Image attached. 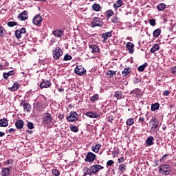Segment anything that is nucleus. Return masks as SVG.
Instances as JSON below:
<instances>
[{"mask_svg":"<svg viewBox=\"0 0 176 176\" xmlns=\"http://www.w3.org/2000/svg\"><path fill=\"white\" fill-rule=\"evenodd\" d=\"M159 173L164 175H170V173H171V166L168 164H162L159 167Z\"/></svg>","mask_w":176,"mask_h":176,"instance_id":"obj_1","label":"nucleus"},{"mask_svg":"<svg viewBox=\"0 0 176 176\" xmlns=\"http://www.w3.org/2000/svg\"><path fill=\"white\" fill-rule=\"evenodd\" d=\"M41 122L43 124H50L53 122V116L50 113H44L41 118Z\"/></svg>","mask_w":176,"mask_h":176,"instance_id":"obj_2","label":"nucleus"},{"mask_svg":"<svg viewBox=\"0 0 176 176\" xmlns=\"http://www.w3.org/2000/svg\"><path fill=\"white\" fill-rule=\"evenodd\" d=\"M102 25H104V22H102L99 17H94L91 21V27L92 28H96V27H102Z\"/></svg>","mask_w":176,"mask_h":176,"instance_id":"obj_3","label":"nucleus"},{"mask_svg":"<svg viewBox=\"0 0 176 176\" xmlns=\"http://www.w3.org/2000/svg\"><path fill=\"white\" fill-rule=\"evenodd\" d=\"M79 119V115L76 111H71L69 116L67 117V120L68 122H76Z\"/></svg>","mask_w":176,"mask_h":176,"instance_id":"obj_4","label":"nucleus"},{"mask_svg":"<svg viewBox=\"0 0 176 176\" xmlns=\"http://www.w3.org/2000/svg\"><path fill=\"white\" fill-rule=\"evenodd\" d=\"M52 54L54 60H58L60 56H63V50L58 47H56L53 51Z\"/></svg>","mask_w":176,"mask_h":176,"instance_id":"obj_5","label":"nucleus"},{"mask_svg":"<svg viewBox=\"0 0 176 176\" xmlns=\"http://www.w3.org/2000/svg\"><path fill=\"white\" fill-rule=\"evenodd\" d=\"M96 154L89 152L87 153L86 157L85 159V162H87L88 163H93L94 160H96Z\"/></svg>","mask_w":176,"mask_h":176,"instance_id":"obj_6","label":"nucleus"},{"mask_svg":"<svg viewBox=\"0 0 176 176\" xmlns=\"http://www.w3.org/2000/svg\"><path fill=\"white\" fill-rule=\"evenodd\" d=\"M74 72L79 76H82L85 74H86V69L82 66H77L74 69Z\"/></svg>","mask_w":176,"mask_h":176,"instance_id":"obj_7","label":"nucleus"},{"mask_svg":"<svg viewBox=\"0 0 176 176\" xmlns=\"http://www.w3.org/2000/svg\"><path fill=\"white\" fill-rule=\"evenodd\" d=\"M52 86V82L50 80H43L39 85V87L41 89H47V87H50Z\"/></svg>","mask_w":176,"mask_h":176,"instance_id":"obj_8","label":"nucleus"},{"mask_svg":"<svg viewBox=\"0 0 176 176\" xmlns=\"http://www.w3.org/2000/svg\"><path fill=\"white\" fill-rule=\"evenodd\" d=\"M43 20L42 16L37 14L33 18V24H34V25H39Z\"/></svg>","mask_w":176,"mask_h":176,"instance_id":"obj_9","label":"nucleus"},{"mask_svg":"<svg viewBox=\"0 0 176 176\" xmlns=\"http://www.w3.org/2000/svg\"><path fill=\"white\" fill-rule=\"evenodd\" d=\"M104 168V166H102L101 165H94L91 166V171L93 174H96V173H98L99 170H102Z\"/></svg>","mask_w":176,"mask_h":176,"instance_id":"obj_10","label":"nucleus"},{"mask_svg":"<svg viewBox=\"0 0 176 176\" xmlns=\"http://www.w3.org/2000/svg\"><path fill=\"white\" fill-rule=\"evenodd\" d=\"M19 20H21V21H24L28 19V12L27 11H23L18 16Z\"/></svg>","mask_w":176,"mask_h":176,"instance_id":"obj_11","label":"nucleus"},{"mask_svg":"<svg viewBox=\"0 0 176 176\" xmlns=\"http://www.w3.org/2000/svg\"><path fill=\"white\" fill-rule=\"evenodd\" d=\"M13 167L10 166L9 168H4L2 169L1 175L2 176H9L10 175V170H12Z\"/></svg>","mask_w":176,"mask_h":176,"instance_id":"obj_12","label":"nucleus"},{"mask_svg":"<svg viewBox=\"0 0 176 176\" xmlns=\"http://www.w3.org/2000/svg\"><path fill=\"white\" fill-rule=\"evenodd\" d=\"M83 176L93 175L91 173V168H89L87 166H84L82 169Z\"/></svg>","mask_w":176,"mask_h":176,"instance_id":"obj_13","label":"nucleus"},{"mask_svg":"<svg viewBox=\"0 0 176 176\" xmlns=\"http://www.w3.org/2000/svg\"><path fill=\"white\" fill-rule=\"evenodd\" d=\"M85 116L91 119H97L100 116V115H98L93 111H87L85 113Z\"/></svg>","mask_w":176,"mask_h":176,"instance_id":"obj_14","label":"nucleus"},{"mask_svg":"<svg viewBox=\"0 0 176 176\" xmlns=\"http://www.w3.org/2000/svg\"><path fill=\"white\" fill-rule=\"evenodd\" d=\"M52 34L56 38H61L64 35V31L60 30H54Z\"/></svg>","mask_w":176,"mask_h":176,"instance_id":"obj_15","label":"nucleus"},{"mask_svg":"<svg viewBox=\"0 0 176 176\" xmlns=\"http://www.w3.org/2000/svg\"><path fill=\"white\" fill-rule=\"evenodd\" d=\"M15 127L18 129V130H21L23 127H24V121L22 120H18L15 122Z\"/></svg>","mask_w":176,"mask_h":176,"instance_id":"obj_16","label":"nucleus"},{"mask_svg":"<svg viewBox=\"0 0 176 176\" xmlns=\"http://www.w3.org/2000/svg\"><path fill=\"white\" fill-rule=\"evenodd\" d=\"M124 5L123 3V0H118L116 3L113 4V7L114 8L115 10H118L119 8H122Z\"/></svg>","mask_w":176,"mask_h":176,"instance_id":"obj_17","label":"nucleus"},{"mask_svg":"<svg viewBox=\"0 0 176 176\" xmlns=\"http://www.w3.org/2000/svg\"><path fill=\"white\" fill-rule=\"evenodd\" d=\"M20 105L21 107H23V109L26 112L31 111V104H30V103H24V102L22 101Z\"/></svg>","mask_w":176,"mask_h":176,"instance_id":"obj_18","label":"nucleus"},{"mask_svg":"<svg viewBox=\"0 0 176 176\" xmlns=\"http://www.w3.org/2000/svg\"><path fill=\"white\" fill-rule=\"evenodd\" d=\"M126 49H128L129 53L132 54L134 53V44L131 42H128L126 44Z\"/></svg>","mask_w":176,"mask_h":176,"instance_id":"obj_19","label":"nucleus"},{"mask_svg":"<svg viewBox=\"0 0 176 176\" xmlns=\"http://www.w3.org/2000/svg\"><path fill=\"white\" fill-rule=\"evenodd\" d=\"M8 119L3 118L0 120V127H8Z\"/></svg>","mask_w":176,"mask_h":176,"instance_id":"obj_20","label":"nucleus"},{"mask_svg":"<svg viewBox=\"0 0 176 176\" xmlns=\"http://www.w3.org/2000/svg\"><path fill=\"white\" fill-rule=\"evenodd\" d=\"M111 36H112V31L107 32L102 34V38H103L104 41H107L108 38H111Z\"/></svg>","mask_w":176,"mask_h":176,"instance_id":"obj_21","label":"nucleus"},{"mask_svg":"<svg viewBox=\"0 0 176 176\" xmlns=\"http://www.w3.org/2000/svg\"><path fill=\"white\" fill-rule=\"evenodd\" d=\"M114 97H116V100H122V98H124V97H123V93L120 91H116Z\"/></svg>","mask_w":176,"mask_h":176,"instance_id":"obj_22","label":"nucleus"},{"mask_svg":"<svg viewBox=\"0 0 176 176\" xmlns=\"http://www.w3.org/2000/svg\"><path fill=\"white\" fill-rule=\"evenodd\" d=\"M153 140H155L153 136H150L146 140V144L147 146H152L153 144Z\"/></svg>","mask_w":176,"mask_h":176,"instance_id":"obj_23","label":"nucleus"},{"mask_svg":"<svg viewBox=\"0 0 176 176\" xmlns=\"http://www.w3.org/2000/svg\"><path fill=\"white\" fill-rule=\"evenodd\" d=\"M89 49H91V53L94 54L98 53V52H100V49L96 45H90Z\"/></svg>","mask_w":176,"mask_h":176,"instance_id":"obj_24","label":"nucleus"},{"mask_svg":"<svg viewBox=\"0 0 176 176\" xmlns=\"http://www.w3.org/2000/svg\"><path fill=\"white\" fill-rule=\"evenodd\" d=\"M20 87V85H19V82H14L12 87L9 88V90L11 91H17Z\"/></svg>","mask_w":176,"mask_h":176,"instance_id":"obj_25","label":"nucleus"},{"mask_svg":"<svg viewBox=\"0 0 176 176\" xmlns=\"http://www.w3.org/2000/svg\"><path fill=\"white\" fill-rule=\"evenodd\" d=\"M100 148H101V144H97L95 146H91V151L95 152V153H98V151H100Z\"/></svg>","mask_w":176,"mask_h":176,"instance_id":"obj_26","label":"nucleus"},{"mask_svg":"<svg viewBox=\"0 0 176 176\" xmlns=\"http://www.w3.org/2000/svg\"><path fill=\"white\" fill-rule=\"evenodd\" d=\"M130 72H131L130 67L124 68L122 72V76H127L130 75Z\"/></svg>","mask_w":176,"mask_h":176,"instance_id":"obj_27","label":"nucleus"},{"mask_svg":"<svg viewBox=\"0 0 176 176\" xmlns=\"http://www.w3.org/2000/svg\"><path fill=\"white\" fill-rule=\"evenodd\" d=\"M12 75H14V71L13 70L3 74L4 79H8V78H9V76H12Z\"/></svg>","mask_w":176,"mask_h":176,"instance_id":"obj_28","label":"nucleus"},{"mask_svg":"<svg viewBox=\"0 0 176 176\" xmlns=\"http://www.w3.org/2000/svg\"><path fill=\"white\" fill-rule=\"evenodd\" d=\"M147 66L148 63H144L143 65L138 67V71H139L140 72H144V71H145V68H146Z\"/></svg>","mask_w":176,"mask_h":176,"instance_id":"obj_29","label":"nucleus"},{"mask_svg":"<svg viewBox=\"0 0 176 176\" xmlns=\"http://www.w3.org/2000/svg\"><path fill=\"white\" fill-rule=\"evenodd\" d=\"M159 108H160V104L159 103H155L151 104V111L153 112H155V111H157V109H159Z\"/></svg>","mask_w":176,"mask_h":176,"instance_id":"obj_30","label":"nucleus"},{"mask_svg":"<svg viewBox=\"0 0 176 176\" xmlns=\"http://www.w3.org/2000/svg\"><path fill=\"white\" fill-rule=\"evenodd\" d=\"M92 9L94 12H100L101 10V6H100V4L95 3L92 6Z\"/></svg>","mask_w":176,"mask_h":176,"instance_id":"obj_31","label":"nucleus"},{"mask_svg":"<svg viewBox=\"0 0 176 176\" xmlns=\"http://www.w3.org/2000/svg\"><path fill=\"white\" fill-rule=\"evenodd\" d=\"M107 75L108 78H113V76L116 75V71L108 70L107 72Z\"/></svg>","mask_w":176,"mask_h":176,"instance_id":"obj_32","label":"nucleus"},{"mask_svg":"<svg viewBox=\"0 0 176 176\" xmlns=\"http://www.w3.org/2000/svg\"><path fill=\"white\" fill-rule=\"evenodd\" d=\"M157 9L161 12H163L166 9V4L164 3H161L157 6Z\"/></svg>","mask_w":176,"mask_h":176,"instance_id":"obj_33","label":"nucleus"},{"mask_svg":"<svg viewBox=\"0 0 176 176\" xmlns=\"http://www.w3.org/2000/svg\"><path fill=\"white\" fill-rule=\"evenodd\" d=\"M160 49V47L157 44H155L153 47L151 49V53H155V52H157Z\"/></svg>","mask_w":176,"mask_h":176,"instance_id":"obj_34","label":"nucleus"},{"mask_svg":"<svg viewBox=\"0 0 176 176\" xmlns=\"http://www.w3.org/2000/svg\"><path fill=\"white\" fill-rule=\"evenodd\" d=\"M162 32V30L160 29H156L153 31V36H155V38H157V36H159V35H160V33Z\"/></svg>","mask_w":176,"mask_h":176,"instance_id":"obj_35","label":"nucleus"},{"mask_svg":"<svg viewBox=\"0 0 176 176\" xmlns=\"http://www.w3.org/2000/svg\"><path fill=\"white\" fill-rule=\"evenodd\" d=\"M98 94H94L92 97L90 98V101H91V102H96V101H98Z\"/></svg>","mask_w":176,"mask_h":176,"instance_id":"obj_36","label":"nucleus"},{"mask_svg":"<svg viewBox=\"0 0 176 176\" xmlns=\"http://www.w3.org/2000/svg\"><path fill=\"white\" fill-rule=\"evenodd\" d=\"M113 11L112 10H109L106 12V16L107 17V19H109V17H112V16H113Z\"/></svg>","mask_w":176,"mask_h":176,"instance_id":"obj_37","label":"nucleus"},{"mask_svg":"<svg viewBox=\"0 0 176 176\" xmlns=\"http://www.w3.org/2000/svg\"><path fill=\"white\" fill-rule=\"evenodd\" d=\"M126 124L127 126H133V124H134V119L133 118H129L126 121Z\"/></svg>","mask_w":176,"mask_h":176,"instance_id":"obj_38","label":"nucleus"},{"mask_svg":"<svg viewBox=\"0 0 176 176\" xmlns=\"http://www.w3.org/2000/svg\"><path fill=\"white\" fill-rule=\"evenodd\" d=\"M126 164H120L118 167L119 171H121L122 173H123V171H126Z\"/></svg>","mask_w":176,"mask_h":176,"instance_id":"obj_39","label":"nucleus"},{"mask_svg":"<svg viewBox=\"0 0 176 176\" xmlns=\"http://www.w3.org/2000/svg\"><path fill=\"white\" fill-rule=\"evenodd\" d=\"M5 32H6L5 28L2 26H0V36H5Z\"/></svg>","mask_w":176,"mask_h":176,"instance_id":"obj_40","label":"nucleus"},{"mask_svg":"<svg viewBox=\"0 0 176 176\" xmlns=\"http://www.w3.org/2000/svg\"><path fill=\"white\" fill-rule=\"evenodd\" d=\"M21 32H20L19 30H16L15 31V36L17 38V39H20V38H21Z\"/></svg>","mask_w":176,"mask_h":176,"instance_id":"obj_41","label":"nucleus"},{"mask_svg":"<svg viewBox=\"0 0 176 176\" xmlns=\"http://www.w3.org/2000/svg\"><path fill=\"white\" fill-rule=\"evenodd\" d=\"M7 25H8V27H15V25H17V22L10 21L7 23Z\"/></svg>","mask_w":176,"mask_h":176,"instance_id":"obj_42","label":"nucleus"},{"mask_svg":"<svg viewBox=\"0 0 176 176\" xmlns=\"http://www.w3.org/2000/svg\"><path fill=\"white\" fill-rule=\"evenodd\" d=\"M52 174L54 176H59L60 175V171L57 169H53L52 170Z\"/></svg>","mask_w":176,"mask_h":176,"instance_id":"obj_43","label":"nucleus"},{"mask_svg":"<svg viewBox=\"0 0 176 176\" xmlns=\"http://www.w3.org/2000/svg\"><path fill=\"white\" fill-rule=\"evenodd\" d=\"M70 130L74 133H78V131H79V129H78V127H76V126H72V127H70Z\"/></svg>","mask_w":176,"mask_h":176,"instance_id":"obj_44","label":"nucleus"},{"mask_svg":"<svg viewBox=\"0 0 176 176\" xmlns=\"http://www.w3.org/2000/svg\"><path fill=\"white\" fill-rule=\"evenodd\" d=\"M151 123H152V124L159 125V120H157L156 118H152Z\"/></svg>","mask_w":176,"mask_h":176,"instance_id":"obj_45","label":"nucleus"},{"mask_svg":"<svg viewBox=\"0 0 176 176\" xmlns=\"http://www.w3.org/2000/svg\"><path fill=\"white\" fill-rule=\"evenodd\" d=\"M63 60H64V61H68V60H72V56L66 54V55L64 56Z\"/></svg>","mask_w":176,"mask_h":176,"instance_id":"obj_46","label":"nucleus"},{"mask_svg":"<svg viewBox=\"0 0 176 176\" xmlns=\"http://www.w3.org/2000/svg\"><path fill=\"white\" fill-rule=\"evenodd\" d=\"M159 127V125L155 124H152V126L151 128V131H155L156 129Z\"/></svg>","mask_w":176,"mask_h":176,"instance_id":"obj_47","label":"nucleus"},{"mask_svg":"<svg viewBox=\"0 0 176 176\" xmlns=\"http://www.w3.org/2000/svg\"><path fill=\"white\" fill-rule=\"evenodd\" d=\"M27 127L30 130H32V129H34V124L32 122H28V124H27Z\"/></svg>","mask_w":176,"mask_h":176,"instance_id":"obj_48","label":"nucleus"},{"mask_svg":"<svg viewBox=\"0 0 176 176\" xmlns=\"http://www.w3.org/2000/svg\"><path fill=\"white\" fill-rule=\"evenodd\" d=\"M112 23H113L114 24H118V23H119V20L118 19V16H114L112 19H111Z\"/></svg>","mask_w":176,"mask_h":176,"instance_id":"obj_49","label":"nucleus"},{"mask_svg":"<svg viewBox=\"0 0 176 176\" xmlns=\"http://www.w3.org/2000/svg\"><path fill=\"white\" fill-rule=\"evenodd\" d=\"M149 23L153 26L155 27L156 25V21L155 19H152L149 20Z\"/></svg>","mask_w":176,"mask_h":176,"instance_id":"obj_50","label":"nucleus"},{"mask_svg":"<svg viewBox=\"0 0 176 176\" xmlns=\"http://www.w3.org/2000/svg\"><path fill=\"white\" fill-rule=\"evenodd\" d=\"M172 74L174 75H176V66L171 67L170 69Z\"/></svg>","mask_w":176,"mask_h":176,"instance_id":"obj_51","label":"nucleus"},{"mask_svg":"<svg viewBox=\"0 0 176 176\" xmlns=\"http://www.w3.org/2000/svg\"><path fill=\"white\" fill-rule=\"evenodd\" d=\"M19 32H21V34L23 35V34H25V32H27V31L25 30V29L24 28H22L21 30H19Z\"/></svg>","mask_w":176,"mask_h":176,"instance_id":"obj_52","label":"nucleus"},{"mask_svg":"<svg viewBox=\"0 0 176 176\" xmlns=\"http://www.w3.org/2000/svg\"><path fill=\"white\" fill-rule=\"evenodd\" d=\"M113 164V160H109L107 162V166H112Z\"/></svg>","mask_w":176,"mask_h":176,"instance_id":"obj_53","label":"nucleus"},{"mask_svg":"<svg viewBox=\"0 0 176 176\" xmlns=\"http://www.w3.org/2000/svg\"><path fill=\"white\" fill-rule=\"evenodd\" d=\"M170 93L171 92L170 91L166 90V91H164L163 94H164V96H170Z\"/></svg>","mask_w":176,"mask_h":176,"instance_id":"obj_54","label":"nucleus"},{"mask_svg":"<svg viewBox=\"0 0 176 176\" xmlns=\"http://www.w3.org/2000/svg\"><path fill=\"white\" fill-rule=\"evenodd\" d=\"M12 163H13L12 160H9L6 161L5 164H6V166H8V164H12Z\"/></svg>","mask_w":176,"mask_h":176,"instance_id":"obj_55","label":"nucleus"},{"mask_svg":"<svg viewBox=\"0 0 176 176\" xmlns=\"http://www.w3.org/2000/svg\"><path fill=\"white\" fill-rule=\"evenodd\" d=\"M118 163H123V162H124V157H122L118 158Z\"/></svg>","mask_w":176,"mask_h":176,"instance_id":"obj_56","label":"nucleus"},{"mask_svg":"<svg viewBox=\"0 0 176 176\" xmlns=\"http://www.w3.org/2000/svg\"><path fill=\"white\" fill-rule=\"evenodd\" d=\"M133 82L134 83H140V82H141V80H140L138 78H135Z\"/></svg>","mask_w":176,"mask_h":176,"instance_id":"obj_57","label":"nucleus"},{"mask_svg":"<svg viewBox=\"0 0 176 176\" xmlns=\"http://www.w3.org/2000/svg\"><path fill=\"white\" fill-rule=\"evenodd\" d=\"M15 131H16L15 129L11 128L9 129V133H15Z\"/></svg>","mask_w":176,"mask_h":176,"instance_id":"obj_58","label":"nucleus"},{"mask_svg":"<svg viewBox=\"0 0 176 176\" xmlns=\"http://www.w3.org/2000/svg\"><path fill=\"white\" fill-rule=\"evenodd\" d=\"M58 118H59L60 120H63V119H64V115L60 114V115L58 116Z\"/></svg>","mask_w":176,"mask_h":176,"instance_id":"obj_59","label":"nucleus"},{"mask_svg":"<svg viewBox=\"0 0 176 176\" xmlns=\"http://www.w3.org/2000/svg\"><path fill=\"white\" fill-rule=\"evenodd\" d=\"M145 120V118H144L143 117H140L139 118V122H144Z\"/></svg>","mask_w":176,"mask_h":176,"instance_id":"obj_60","label":"nucleus"},{"mask_svg":"<svg viewBox=\"0 0 176 176\" xmlns=\"http://www.w3.org/2000/svg\"><path fill=\"white\" fill-rule=\"evenodd\" d=\"M167 156H168V155L164 154V155H163V157H162V159L160 160V161L162 162V160H163V159L167 157Z\"/></svg>","mask_w":176,"mask_h":176,"instance_id":"obj_61","label":"nucleus"},{"mask_svg":"<svg viewBox=\"0 0 176 176\" xmlns=\"http://www.w3.org/2000/svg\"><path fill=\"white\" fill-rule=\"evenodd\" d=\"M3 135H5V133L0 131V137H3Z\"/></svg>","mask_w":176,"mask_h":176,"instance_id":"obj_62","label":"nucleus"},{"mask_svg":"<svg viewBox=\"0 0 176 176\" xmlns=\"http://www.w3.org/2000/svg\"><path fill=\"white\" fill-rule=\"evenodd\" d=\"M173 31H175V32H176V23L173 25Z\"/></svg>","mask_w":176,"mask_h":176,"instance_id":"obj_63","label":"nucleus"},{"mask_svg":"<svg viewBox=\"0 0 176 176\" xmlns=\"http://www.w3.org/2000/svg\"><path fill=\"white\" fill-rule=\"evenodd\" d=\"M58 91L63 92V91H64V89H62V88L58 89Z\"/></svg>","mask_w":176,"mask_h":176,"instance_id":"obj_64","label":"nucleus"}]
</instances>
